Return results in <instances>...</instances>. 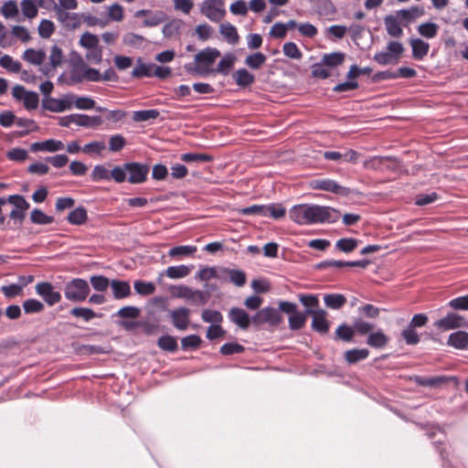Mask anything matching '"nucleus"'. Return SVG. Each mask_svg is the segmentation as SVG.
Listing matches in <instances>:
<instances>
[{
    "label": "nucleus",
    "mask_w": 468,
    "mask_h": 468,
    "mask_svg": "<svg viewBox=\"0 0 468 468\" xmlns=\"http://www.w3.org/2000/svg\"><path fill=\"white\" fill-rule=\"evenodd\" d=\"M219 32L225 40L231 45H236L239 40L237 28L229 22L220 25Z\"/></svg>",
    "instance_id": "nucleus-23"
},
{
    "label": "nucleus",
    "mask_w": 468,
    "mask_h": 468,
    "mask_svg": "<svg viewBox=\"0 0 468 468\" xmlns=\"http://www.w3.org/2000/svg\"><path fill=\"white\" fill-rule=\"evenodd\" d=\"M173 325L179 330H186L189 325L190 311L186 307H179L169 312Z\"/></svg>",
    "instance_id": "nucleus-14"
},
{
    "label": "nucleus",
    "mask_w": 468,
    "mask_h": 468,
    "mask_svg": "<svg viewBox=\"0 0 468 468\" xmlns=\"http://www.w3.org/2000/svg\"><path fill=\"white\" fill-rule=\"evenodd\" d=\"M307 314L313 315L312 328L320 334H326L329 329V322L326 320V312L324 310H307Z\"/></svg>",
    "instance_id": "nucleus-15"
},
{
    "label": "nucleus",
    "mask_w": 468,
    "mask_h": 468,
    "mask_svg": "<svg viewBox=\"0 0 468 468\" xmlns=\"http://www.w3.org/2000/svg\"><path fill=\"white\" fill-rule=\"evenodd\" d=\"M200 12L211 22H220L226 16L224 0H203Z\"/></svg>",
    "instance_id": "nucleus-3"
},
{
    "label": "nucleus",
    "mask_w": 468,
    "mask_h": 468,
    "mask_svg": "<svg viewBox=\"0 0 468 468\" xmlns=\"http://www.w3.org/2000/svg\"><path fill=\"white\" fill-rule=\"evenodd\" d=\"M126 144L125 138L121 134H115L109 139V150L111 152H119Z\"/></svg>",
    "instance_id": "nucleus-63"
},
{
    "label": "nucleus",
    "mask_w": 468,
    "mask_h": 468,
    "mask_svg": "<svg viewBox=\"0 0 468 468\" xmlns=\"http://www.w3.org/2000/svg\"><path fill=\"white\" fill-rule=\"evenodd\" d=\"M22 58L32 65L40 66L46 58V53L41 49L27 48L24 51Z\"/></svg>",
    "instance_id": "nucleus-24"
},
{
    "label": "nucleus",
    "mask_w": 468,
    "mask_h": 468,
    "mask_svg": "<svg viewBox=\"0 0 468 468\" xmlns=\"http://www.w3.org/2000/svg\"><path fill=\"white\" fill-rule=\"evenodd\" d=\"M36 292L50 306L58 303L61 300V295L54 290L49 282H40L36 285Z\"/></svg>",
    "instance_id": "nucleus-13"
},
{
    "label": "nucleus",
    "mask_w": 468,
    "mask_h": 468,
    "mask_svg": "<svg viewBox=\"0 0 468 468\" xmlns=\"http://www.w3.org/2000/svg\"><path fill=\"white\" fill-rule=\"evenodd\" d=\"M196 251H197L196 246L182 245V246L173 247L168 251V256L173 259L180 260L183 257L193 255Z\"/></svg>",
    "instance_id": "nucleus-32"
},
{
    "label": "nucleus",
    "mask_w": 468,
    "mask_h": 468,
    "mask_svg": "<svg viewBox=\"0 0 468 468\" xmlns=\"http://www.w3.org/2000/svg\"><path fill=\"white\" fill-rule=\"evenodd\" d=\"M201 338L197 335H187L181 340V346L184 350L187 349H197L201 345Z\"/></svg>",
    "instance_id": "nucleus-60"
},
{
    "label": "nucleus",
    "mask_w": 468,
    "mask_h": 468,
    "mask_svg": "<svg viewBox=\"0 0 468 468\" xmlns=\"http://www.w3.org/2000/svg\"><path fill=\"white\" fill-rule=\"evenodd\" d=\"M191 271V267L186 265L170 266L165 271V274L170 279H182L186 277ZM164 274L161 273L160 276ZM161 281V277L158 278Z\"/></svg>",
    "instance_id": "nucleus-25"
},
{
    "label": "nucleus",
    "mask_w": 468,
    "mask_h": 468,
    "mask_svg": "<svg viewBox=\"0 0 468 468\" xmlns=\"http://www.w3.org/2000/svg\"><path fill=\"white\" fill-rule=\"evenodd\" d=\"M400 20L410 23L424 15V10L419 6H412L409 9H402L396 13Z\"/></svg>",
    "instance_id": "nucleus-30"
},
{
    "label": "nucleus",
    "mask_w": 468,
    "mask_h": 468,
    "mask_svg": "<svg viewBox=\"0 0 468 468\" xmlns=\"http://www.w3.org/2000/svg\"><path fill=\"white\" fill-rule=\"evenodd\" d=\"M20 8L24 18L33 20L37 16L38 7L36 0H21Z\"/></svg>",
    "instance_id": "nucleus-26"
},
{
    "label": "nucleus",
    "mask_w": 468,
    "mask_h": 468,
    "mask_svg": "<svg viewBox=\"0 0 468 468\" xmlns=\"http://www.w3.org/2000/svg\"><path fill=\"white\" fill-rule=\"evenodd\" d=\"M222 276L218 274V270L214 267H204L201 268L198 273L197 274V278L200 281L207 282L213 278H221Z\"/></svg>",
    "instance_id": "nucleus-61"
},
{
    "label": "nucleus",
    "mask_w": 468,
    "mask_h": 468,
    "mask_svg": "<svg viewBox=\"0 0 468 468\" xmlns=\"http://www.w3.org/2000/svg\"><path fill=\"white\" fill-rule=\"evenodd\" d=\"M410 46L412 48V56L416 59H422L429 52V43L420 38L410 40Z\"/></svg>",
    "instance_id": "nucleus-28"
},
{
    "label": "nucleus",
    "mask_w": 468,
    "mask_h": 468,
    "mask_svg": "<svg viewBox=\"0 0 468 468\" xmlns=\"http://www.w3.org/2000/svg\"><path fill=\"white\" fill-rule=\"evenodd\" d=\"M234 62V55L228 53L221 58V60L218 62L217 68L214 69V70L215 72L227 75L229 72V70L233 68Z\"/></svg>",
    "instance_id": "nucleus-36"
},
{
    "label": "nucleus",
    "mask_w": 468,
    "mask_h": 468,
    "mask_svg": "<svg viewBox=\"0 0 468 468\" xmlns=\"http://www.w3.org/2000/svg\"><path fill=\"white\" fill-rule=\"evenodd\" d=\"M72 94H66L62 98L56 99L45 97L42 101L44 109L52 112H62L71 109Z\"/></svg>",
    "instance_id": "nucleus-10"
},
{
    "label": "nucleus",
    "mask_w": 468,
    "mask_h": 468,
    "mask_svg": "<svg viewBox=\"0 0 468 468\" xmlns=\"http://www.w3.org/2000/svg\"><path fill=\"white\" fill-rule=\"evenodd\" d=\"M388 342V337L382 332L369 334L367 343L372 347L381 348L384 347Z\"/></svg>",
    "instance_id": "nucleus-34"
},
{
    "label": "nucleus",
    "mask_w": 468,
    "mask_h": 468,
    "mask_svg": "<svg viewBox=\"0 0 468 468\" xmlns=\"http://www.w3.org/2000/svg\"><path fill=\"white\" fill-rule=\"evenodd\" d=\"M122 172V183L128 181L130 184H142L147 179L149 166L136 162L125 163L119 165Z\"/></svg>",
    "instance_id": "nucleus-1"
},
{
    "label": "nucleus",
    "mask_w": 468,
    "mask_h": 468,
    "mask_svg": "<svg viewBox=\"0 0 468 468\" xmlns=\"http://www.w3.org/2000/svg\"><path fill=\"white\" fill-rule=\"evenodd\" d=\"M30 220L34 224L48 225L54 221V218L45 214L38 208H34L30 213Z\"/></svg>",
    "instance_id": "nucleus-41"
},
{
    "label": "nucleus",
    "mask_w": 468,
    "mask_h": 468,
    "mask_svg": "<svg viewBox=\"0 0 468 468\" xmlns=\"http://www.w3.org/2000/svg\"><path fill=\"white\" fill-rule=\"evenodd\" d=\"M70 314L75 317L82 318L86 322L96 317V314L93 310L84 307H75L70 311Z\"/></svg>",
    "instance_id": "nucleus-59"
},
{
    "label": "nucleus",
    "mask_w": 468,
    "mask_h": 468,
    "mask_svg": "<svg viewBox=\"0 0 468 468\" xmlns=\"http://www.w3.org/2000/svg\"><path fill=\"white\" fill-rule=\"evenodd\" d=\"M57 18L65 27L69 28H76L80 25V18L77 14L69 13L62 8H56Z\"/></svg>",
    "instance_id": "nucleus-19"
},
{
    "label": "nucleus",
    "mask_w": 468,
    "mask_h": 468,
    "mask_svg": "<svg viewBox=\"0 0 468 468\" xmlns=\"http://www.w3.org/2000/svg\"><path fill=\"white\" fill-rule=\"evenodd\" d=\"M266 56L261 52H256L246 57L245 64L252 69H259L266 62Z\"/></svg>",
    "instance_id": "nucleus-35"
},
{
    "label": "nucleus",
    "mask_w": 468,
    "mask_h": 468,
    "mask_svg": "<svg viewBox=\"0 0 468 468\" xmlns=\"http://www.w3.org/2000/svg\"><path fill=\"white\" fill-rule=\"evenodd\" d=\"M74 123L82 127H95L101 124V119L100 116L74 114Z\"/></svg>",
    "instance_id": "nucleus-31"
},
{
    "label": "nucleus",
    "mask_w": 468,
    "mask_h": 468,
    "mask_svg": "<svg viewBox=\"0 0 468 468\" xmlns=\"http://www.w3.org/2000/svg\"><path fill=\"white\" fill-rule=\"evenodd\" d=\"M281 321L282 317L279 311L271 307H266L258 311L251 318V322L255 324L269 323L272 325H277Z\"/></svg>",
    "instance_id": "nucleus-11"
},
{
    "label": "nucleus",
    "mask_w": 468,
    "mask_h": 468,
    "mask_svg": "<svg viewBox=\"0 0 468 468\" xmlns=\"http://www.w3.org/2000/svg\"><path fill=\"white\" fill-rule=\"evenodd\" d=\"M135 292L140 295H151L155 292V286L153 282L135 281L133 284Z\"/></svg>",
    "instance_id": "nucleus-45"
},
{
    "label": "nucleus",
    "mask_w": 468,
    "mask_h": 468,
    "mask_svg": "<svg viewBox=\"0 0 468 468\" xmlns=\"http://www.w3.org/2000/svg\"><path fill=\"white\" fill-rule=\"evenodd\" d=\"M285 215V208L281 205L271 204L265 206L264 217H271L275 219L281 218Z\"/></svg>",
    "instance_id": "nucleus-57"
},
{
    "label": "nucleus",
    "mask_w": 468,
    "mask_h": 468,
    "mask_svg": "<svg viewBox=\"0 0 468 468\" xmlns=\"http://www.w3.org/2000/svg\"><path fill=\"white\" fill-rule=\"evenodd\" d=\"M90 292V289L88 282L80 278H75L67 282L64 288L66 299L74 303L85 301Z\"/></svg>",
    "instance_id": "nucleus-2"
},
{
    "label": "nucleus",
    "mask_w": 468,
    "mask_h": 468,
    "mask_svg": "<svg viewBox=\"0 0 468 468\" xmlns=\"http://www.w3.org/2000/svg\"><path fill=\"white\" fill-rule=\"evenodd\" d=\"M220 57V51L216 48H206L195 55V62H197L205 76L214 73L213 64Z\"/></svg>",
    "instance_id": "nucleus-4"
},
{
    "label": "nucleus",
    "mask_w": 468,
    "mask_h": 468,
    "mask_svg": "<svg viewBox=\"0 0 468 468\" xmlns=\"http://www.w3.org/2000/svg\"><path fill=\"white\" fill-rule=\"evenodd\" d=\"M0 66L14 73H17L21 70V63L15 60L9 55H4L0 58Z\"/></svg>",
    "instance_id": "nucleus-43"
},
{
    "label": "nucleus",
    "mask_w": 468,
    "mask_h": 468,
    "mask_svg": "<svg viewBox=\"0 0 468 468\" xmlns=\"http://www.w3.org/2000/svg\"><path fill=\"white\" fill-rule=\"evenodd\" d=\"M108 22L116 21L121 22L123 19V8L119 4H114L108 6Z\"/></svg>",
    "instance_id": "nucleus-55"
},
{
    "label": "nucleus",
    "mask_w": 468,
    "mask_h": 468,
    "mask_svg": "<svg viewBox=\"0 0 468 468\" xmlns=\"http://www.w3.org/2000/svg\"><path fill=\"white\" fill-rule=\"evenodd\" d=\"M335 335L338 339L349 342L353 339L355 330L354 327L342 324L336 329Z\"/></svg>",
    "instance_id": "nucleus-62"
},
{
    "label": "nucleus",
    "mask_w": 468,
    "mask_h": 468,
    "mask_svg": "<svg viewBox=\"0 0 468 468\" xmlns=\"http://www.w3.org/2000/svg\"><path fill=\"white\" fill-rule=\"evenodd\" d=\"M6 200L14 207L9 214L10 218L22 222L25 219L27 210L30 207L29 203L21 195L9 196Z\"/></svg>",
    "instance_id": "nucleus-8"
},
{
    "label": "nucleus",
    "mask_w": 468,
    "mask_h": 468,
    "mask_svg": "<svg viewBox=\"0 0 468 468\" xmlns=\"http://www.w3.org/2000/svg\"><path fill=\"white\" fill-rule=\"evenodd\" d=\"M73 105L80 110H90L95 107V101L89 97H78L72 94L71 108Z\"/></svg>",
    "instance_id": "nucleus-44"
},
{
    "label": "nucleus",
    "mask_w": 468,
    "mask_h": 468,
    "mask_svg": "<svg viewBox=\"0 0 468 468\" xmlns=\"http://www.w3.org/2000/svg\"><path fill=\"white\" fill-rule=\"evenodd\" d=\"M221 271L227 274L230 282L236 286L241 287L246 283V274L242 271L223 269Z\"/></svg>",
    "instance_id": "nucleus-37"
},
{
    "label": "nucleus",
    "mask_w": 468,
    "mask_h": 468,
    "mask_svg": "<svg viewBox=\"0 0 468 468\" xmlns=\"http://www.w3.org/2000/svg\"><path fill=\"white\" fill-rule=\"evenodd\" d=\"M38 34L42 38H49L55 31V25L51 20L42 19L37 27Z\"/></svg>",
    "instance_id": "nucleus-48"
},
{
    "label": "nucleus",
    "mask_w": 468,
    "mask_h": 468,
    "mask_svg": "<svg viewBox=\"0 0 468 468\" xmlns=\"http://www.w3.org/2000/svg\"><path fill=\"white\" fill-rule=\"evenodd\" d=\"M13 97L23 101L25 108L28 111L35 110L38 106L39 98L37 92L27 91L21 85H16L12 90Z\"/></svg>",
    "instance_id": "nucleus-7"
},
{
    "label": "nucleus",
    "mask_w": 468,
    "mask_h": 468,
    "mask_svg": "<svg viewBox=\"0 0 468 468\" xmlns=\"http://www.w3.org/2000/svg\"><path fill=\"white\" fill-rule=\"evenodd\" d=\"M158 346L165 351L175 352L177 349V341L171 335H163L158 339Z\"/></svg>",
    "instance_id": "nucleus-47"
},
{
    "label": "nucleus",
    "mask_w": 468,
    "mask_h": 468,
    "mask_svg": "<svg viewBox=\"0 0 468 468\" xmlns=\"http://www.w3.org/2000/svg\"><path fill=\"white\" fill-rule=\"evenodd\" d=\"M447 344L457 349H468V333L457 331L449 335Z\"/></svg>",
    "instance_id": "nucleus-21"
},
{
    "label": "nucleus",
    "mask_w": 468,
    "mask_h": 468,
    "mask_svg": "<svg viewBox=\"0 0 468 468\" xmlns=\"http://www.w3.org/2000/svg\"><path fill=\"white\" fill-rule=\"evenodd\" d=\"M0 13L5 19L19 20V8L15 0L5 1L0 8Z\"/></svg>",
    "instance_id": "nucleus-29"
},
{
    "label": "nucleus",
    "mask_w": 468,
    "mask_h": 468,
    "mask_svg": "<svg viewBox=\"0 0 468 468\" xmlns=\"http://www.w3.org/2000/svg\"><path fill=\"white\" fill-rule=\"evenodd\" d=\"M306 322V314L296 312L289 317V327L292 330H298L302 328Z\"/></svg>",
    "instance_id": "nucleus-56"
},
{
    "label": "nucleus",
    "mask_w": 468,
    "mask_h": 468,
    "mask_svg": "<svg viewBox=\"0 0 468 468\" xmlns=\"http://www.w3.org/2000/svg\"><path fill=\"white\" fill-rule=\"evenodd\" d=\"M160 112L156 109L136 111L133 113V120L134 122H146L148 120H154L158 118Z\"/></svg>",
    "instance_id": "nucleus-42"
},
{
    "label": "nucleus",
    "mask_w": 468,
    "mask_h": 468,
    "mask_svg": "<svg viewBox=\"0 0 468 468\" xmlns=\"http://www.w3.org/2000/svg\"><path fill=\"white\" fill-rule=\"evenodd\" d=\"M11 34L23 43H28L31 40V35L28 29L24 26H13Z\"/></svg>",
    "instance_id": "nucleus-51"
},
{
    "label": "nucleus",
    "mask_w": 468,
    "mask_h": 468,
    "mask_svg": "<svg viewBox=\"0 0 468 468\" xmlns=\"http://www.w3.org/2000/svg\"><path fill=\"white\" fill-rule=\"evenodd\" d=\"M90 284L94 290L98 292H104L111 285V282L108 278L102 275H96L90 277Z\"/></svg>",
    "instance_id": "nucleus-58"
},
{
    "label": "nucleus",
    "mask_w": 468,
    "mask_h": 468,
    "mask_svg": "<svg viewBox=\"0 0 468 468\" xmlns=\"http://www.w3.org/2000/svg\"><path fill=\"white\" fill-rule=\"evenodd\" d=\"M358 241L355 239L345 238L336 241L335 247L343 252H351L357 247Z\"/></svg>",
    "instance_id": "nucleus-52"
},
{
    "label": "nucleus",
    "mask_w": 468,
    "mask_h": 468,
    "mask_svg": "<svg viewBox=\"0 0 468 468\" xmlns=\"http://www.w3.org/2000/svg\"><path fill=\"white\" fill-rule=\"evenodd\" d=\"M290 218L298 224H310V205L302 204L292 207L289 212Z\"/></svg>",
    "instance_id": "nucleus-16"
},
{
    "label": "nucleus",
    "mask_w": 468,
    "mask_h": 468,
    "mask_svg": "<svg viewBox=\"0 0 468 468\" xmlns=\"http://www.w3.org/2000/svg\"><path fill=\"white\" fill-rule=\"evenodd\" d=\"M344 58L345 55L343 53L335 52L331 54H325L322 58V62L325 66L335 67L340 65L344 61Z\"/></svg>",
    "instance_id": "nucleus-53"
},
{
    "label": "nucleus",
    "mask_w": 468,
    "mask_h": 468,
    "mask_svg": "<svg viewBox=\"0 0 468 468\" xmlns=\"http://www.w3.org/2000/svg\"><path fill=\"white\" fill-rule=\"evenodd\" d=\"M64 144L62 141L48 139L44 142H37L31 144L30 149L33 152H48L54 153L64 149Z\"/></svg>",
    "instance_id": "nucleus-17"
},
{
    "label": "nucleus",
    "mask_w": 468,
    "mask_h": 468,
    "mask_svg": "<svg viewBox=\"0 0 468 468\" xmlns=\"http://www.w3.org/2000/svg\"><path fill=\"white\" fill-rule=\"evenodd\" d=\"M368 355L369 351L366 348L352 349L345 353V358L349 364H354L360 360L366 359Z\"/></svg>",
    "instance_id": "nucleus-40"
},
{
    "label": "nucleus",
    "mask_w": 468,
    "mask_h": 468,
    "mask_svg": "<svg viewBox=\"0 0 468 468\" xmlns=\"http://www.w3.org/2000/svg\"><path fill=\"white\" fill-rule=\"evenodd\" d=\"M283 54L292 59L299 60L303 57L302 51L299 49L294 42H286L282 47Z\"/></svg>",
    "instance_id": "nucleus-46"
},
{
    "label": "nucleus",
    "mask_w": 468,
    "mask_h": 468,
    "mask_svg": "<svg viewBox=\"0 0 468 468\" xmlns=\"http://www.w3.org/2000/svg\"><path fill=\"white\" fill-rule=\"evenodd\" d=\"M154 64H145L142 58L137 59V66L133 69L132 76L133 78L153 77Z\"/></svg>",
    "instance_id": "nucleus-33"
},
{
    "label": "nucleus",
    "mask_w": 468,
    "mask_h": 468,
    "mask_svg": "<svg viewBox=\"0 0 468 468\" xmlns=\"http://www.w3.org/2000/svg\"><path fill=\"white\" fill-rule=\"evenodd\" d=\"M64 56L63 51L60 48H58L57 45H54L50 48L49 52V65L51 68L55 69L61 65L63 61Z\"/></svg>",
    "instance_id": "nucleus-49"
},
{
    "label": "nucleus",
    "mask_w": 468,
    "mask_h": 468,
    "mask_svg": "<svg viewBox=\"0 0 468 468\" xmlns=\"http://www.w3.org/2000/svg\"><path fill=\"white\" fill-rule=\"evenodd\" d=\"M439 30L438 25L435 23H424L418 27V32L424 37L432 38L436 37Z\"/></svg>",
    "instance_id": "nucleus-50"
},
{
    "label": "nucleus",
    "mask_w": 468,
    "mask_h": 468,
    "mask_svg": "<svg viewBox=\"0 0 468 468\" xmlns=\"http://www.w3.org/2000/svg\"><path fill=\"white\" fill-rule=\"evenodd\" d=\"M384 25L387 33L392 37H400L403 35V29L399 18L397 15H388L384 17Z\"/></svg>",
    "instance_id": "nucleus-18"
},
{
    "label": "nucleus",
    "mask_w": 468,
    "mask_h": 468,
    "mask_svg": "<svg viewBox=\"0 0 468 468\" xmlns=\"http://www.w3.org/2000/svg\"><path fill=\"white\" fill-rule=\"evenodd\" d=\"M340 213L330 207L318 205H310V224L335 222Z\"/></svg>",
    "instance_id": "nucleus-5"
},
{
    "label": "nucleus",
    "mask_w": 468,
    "mask_h": 468,
    "mask_svg": "<svg viewBox=\"0 0 468 468\" xmlns=\"http://www.w3.org/2000/svg\"><path fill=\"white\" fill-rule=\"evenodd\" d=\"M433 325L440 331H449L465 326L466 320L456 313H449L446 316L435 321Z\"/></svg>",
    "instance_id": "nucleus-9"
},
{
    "label": "nucleus",
    "mask_w": 468,
    "mask_h": 468,
    "mask_svg": "<svg viewBox=\"0 0 468 468\" xmlns=\"http://www.w3.org/2000/svg\"><path fill=\"white\" fill-rule=\"evenodd\" d=\"M90 177L95 182L113 180L120 184L122 179V172L119 165L109 170L104 165H97L94 166Z\"/></svg>",
    "instance_id": "nucleus-6"
},
{
    "label": "nucleus",
    "mask_w": 468,
    "mask_h": 468,
    "mask_svg": "<svg viewBox=\"0 0 468 468\" xmlns=\"http://www.w3.org/2000/svg\"><path fill=\"white\" fill-rule=\"evenodd\" d=\"M111 288L113 297L117 300L126 298L131 294V287L128 282L120 280H112Z\"/></svg>",
    "instance_id": "nucleus-20"
},
{
    "label": "nucleus",
    "mask_w": 468,
    "mask_h": 468,
    "mask_svg": "<svg viewBox=\"0 0 468 468\" xmlns=\"http://www.w3.org/2000/svg\"><path fill=\"white\" fill-rule=\"evenodd\" d=\"M233 80L238 86L244 88L251 85L255 81V77L246 69H239L233 73Z\"/></svg>",
    "instance_id": "nucleus-27"
},
{
    "label": "nucleus",
    "mask_w": 468,
    "mask_h": 468,
    "mask_svg": "<svg viewBox=\"0 0 468 468\" xmlns=\"http://www.w3.org/2000/svg\"><path fill=\"white\" fill-rule=\"evenodd\" d=\"M325 305L331 309H340L346 303V298L343 294H326L324 297Z\"/></svg>",
    "instance_id": "nucleus-39"
},
{
    "label": "nucleus",
    "mask_w": 468,
    "mask_h": 468,
    "mask_svg": "<svg viewBox=\"0 0 468 468\" xmlns=\"http://www.w3.org/2000/svg\"><path fill=\"white\" fill-rule=\"evenodd\" d=\"M448 306L453 310H468V294L454 298L448 303Z\"/></svg>",
    "instance_id": "nucleus-64"
},
{
    "label": "nucleus",
    "mask_w": 468,
    "mask_h": 468,
    "mask_svg": "<svg viewBox=\"0 0 468 468\" xmlns=\"http://www.w3.org/2000/svg\"><path fill=\"white\" fill-rule=\"evenodd\" d=\"M229 318L241 329H247L250 326V316L243 309L232 308L229 312Z\"/></svg>",
    "instance_id": "nucleus-22"
},
{
    "label": "nucleus",
    "mask_w": 468,
    "mask_h": 468,
    "mask_svg": "<svg viewBox=\"0 0 468 468\" xmlns=\"http://www.w3.org/2000/svg\"><path fill=\"white\" fill-rule=\"evenodd\" d=\"M311 186L314 189L324 190L327 192H332L336 195L346 197L350 194V189L345 186H340L335 181L332 179H316L311 183Z\"/></svg>",
    "instance_id": "nucleus-12"
},
{
    "label": "nucleus",
    "mask_w": 468,
    "mask_h": 468,
    "mask_svg": "<svg viewBox=\"0 0 468 468\" xmlns=\"http://www.w3.org/2000/svg\"><path fill=\"white\" fill-rule=\"evenodd\" d=\"M98 37L90 32H86L80 37V45L87 49H92L93 48L98 47Z\"/></svg>",
    "instance_id": "nucleus-54"
},
{
    "label": "nucleus",
    "mask_w": 468,
    "mask_h": 468,
    "mask_svg": "<svg viewBox=\"0 0 468 468\" xmlns=\"http://www.w3.org/2000/svg\"><path fill=\"white\" fill-rule=\"evenodd\" d=\"M67 219L72 225H81L87 220V210L83 207H79L68 215Z\"/></svg>",
    "instance_id": "nucleus-38"
}]
</instances>
